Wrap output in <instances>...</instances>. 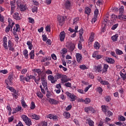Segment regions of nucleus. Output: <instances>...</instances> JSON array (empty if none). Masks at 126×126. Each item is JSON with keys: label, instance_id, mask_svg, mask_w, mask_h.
I'll return each mask as SVG.
<instances>
[{"label": "nucleus", "instance_id": "f257e3e1", "mask_svg": "<svg viewBox=\"0 0 126 126\" xmlns=\"http://www.w3.org/2000/svg\"><path fill=\"white\" fill-rule=\"evenodd\" d=\"M22 119H23V121L25 122V124L27 126H30L32 125V122L31 121V119L26 116V115H23L22 116Z\"/></svg>", "mask_w": 126, "mask_h": 126}, {"label": "nucleus", "instance_id": "f03ea898", "mask_svg": "<svg viewBox=\"0 0 126 126\" xmlns=\"http://www.w3.org/2000/svg\"><path fill=\"white\" fill-rule=\"evenodd\" d=\"M66 95L70 98L71 102L75 101L76 99H77V96L74 95L73 94H70L68 92H66Z\"/></svg>", "mask_w": 126, "mask_h": 126}, {"label": "nucleus", "instance_id": "7ed1b4c3", "mask_svg": "<svg viewBox=\"0 0 126 126\" xmlns=\"http://www.w3.org/2000/svg\"><path fill=\"white\" fill-rule=\"evenodd\" d=\"M64 17L63 16H58V21L59 23L60 26L62 27L63 26V24L64 23Z\"/></svg>", "mask_w": 126, "mask_h": 126}, {"label": "nucleus", "instance_id": "20e7f679", "mask_svg": "<svg viewBox=\"0 0 126 126\" xmlns=\"http://www.w3.org/2000/svg\"><path fill=\"white\" fill-rule=\"evenodd\" d=\"M15 27H14L13 28V33L14 35H17V32H19L20 31V26L18 24H16Z\"/></svg>", "mask_w": 126, "mask_h": 126}, {"label": "nucleus", "instance_id": "39448f33", "mask_svg": "<svg viewBox=\"0 0 126 126\" xmlns=\"http://www.w3.org/2000/svg\"><path fill=\"white\" fill-rule=\"evenodd\" d=\"M13 18L14 19H15V20H20L22 19V17L21 15H19V13L18 12H15L13 15Z\"/></svg>", "mask_w": 126, "mask_h": 126}, {"label": "nucleus", "instance_id": "423d86ee", "mask_svg": "<svg viewBox=\"0 0 126 126\" xmlns=\"http://www.w3.org/2000/svg\"><path fill=\"white\" fill-rule=\"evenodd\" d=\"M48 80L51 81V83L55 84L56 82H57V79H56V78L54 77L53 75H49L48 76Z\"/></svg>", "mask_w": 126, "mask_h": 126}, {"label": "nucleus", "instance_id": "0eeeda50", "mask_svg": "<svg viewBox=\"0 0 126 126\" xmlns=\"http://www.w3.org/2000/svg\"><path fill=\"white\" fill-rule=\"evenodd\" d=\"M41 80L42 81V84L44 87V88H46V89H47V88H48V86L46 79H45L44 77H42L41 78Z\"/></svg>", "mask_w": 126, "mask_h": 126}, {"label": "nucleus", "instance_id": "6e6552de", "mask_svg": "<svg viewBox=\"0 0 126 126\" xmlns=\"http://www.w3.org/2000/svg\"><path fill=\"white\" fill-rule=\"evenodd\" d=\"M67 77L66 75H63L62 78L61 79L62 83H65L68 81H70V79L66 78Z\"/></svg>", "mask_w": 126, "mask_h": 126}, {"label": "nucleus", "instance_id": "1a4fd4ad", "mask_svg": "<svg viewBox=\"0 0 126 126\" xmlns=\"http://www.w3.org/2000/svg\"><path fill=\"white\" fill-rule=\"evenodd\" d=\"M67 49H69L70 52H72L75 48V44H74L73 43H71L68 46H67Z\"/></svg>", "mask_w": 126, "mask_h": 126}, {"label": "nucleus", "instance_id": "9d476101", "mask_svg": "<svg viewBox=\"0 0 126 126\" xmlns=\"http://www.w3.org/2000/svg\"><path fill=\"white\" fill-rule=\"evenodd\" d=\"M64 38H65V33L64 32V31H63L60 34V41H61V42H63V41H64Z\"/></svg>", "mask_w": 126, "mask_h": 126}, {"label": "nucleus", "instance_id": "9b49d317", "mask_svg": "<svg viewBox=\"0 0 126 126\" xmlns=\"http://www.w3.org/2000/svg\"><path fill=\"white\" fill-rule=\"evenodd\" d=\"M76 58L78 63H80L82 60V55L80 53H76Z\"/></svg>", "mask_w": 126, "mask_h": 126}, {"label": "nucleus", "instance_id": "f8f14e48", "mask_svg": "<svg viewBox=\"0 0 126 126\" xmlns=\"http://www.w3.org/2000/svg\"><path fill=\"white\" fill-rule=\"evenodd\" d=\"M49 102L51 104H52L53 105H58L59 103H60V101H57V100L54 99V98H50Z\"/></svg>", "mask_w": 126, "mask_h": 126}, {"label": "nucleus", "instance_id": "ddd939ff", "mask_svg": "<svg viewBox=\"0 0 126 126\" xmlns=\"http://www.w3.org/2000/svg\"><path fill=\"white\" fill-rule=\"evenodd\" d=\"M94 69H95L96 71L101 72V71H102V65L99 64L97 66H94Z\"/></svg>", "mask_w": 126, "mask_h": 126}, {"label": "nucleus", "instance_id": "4468645a", "mask_svg": "<svg viewBox=\"0 0 126 126\" xmlns=\"http://www.w3.org/2000/svg\"><path fill=\"white\" fill-rule=\"evenodd\" d=\"M31 118H32V119L33 120H36V121H38V120L40 119V116L39 115L33 114L31 115Z\"/></svg>", "mask_w": 126, "mask_h": 126}, {"label": "nucleus", "instance_id": "2eb2a0df", "mask_svg": "<svg viewBox=\"0 0 126 126\" xmlns=\"http://www.w3.org/2000/svg\"><path fill=\"white\" fill-rule=\"evenodd\" d=\"M106 62H107V63H111L112 64L113 63H115V60L113 59L110 58H108L106 59Z\"/></svg>", "mask_w": 126, "mask_h": 126}, {"label": "nucleus", "instance_id": "dca6fc26", "mask_svg": "<svg viewBox=\"0 0 126 126\" xmlns=\"http://www.w3.org/2000/svg\"><path fill=\"white\" fill-rule=\"evenodd\" d=\"M70 4H71L70 1L67 0L65 3V8H67V9H69V8H70Z\"/></svg>", "mask_w": 126, "mask_h": 126}, {"label": "nucleus", "instance_id": "f3484780", "mask_svg": "<svg viewBox=\"0 0 126 126\" xmlns=\"http://www.w3.org/2000/svg\"><path fill=\"white\" fill-rule=\"evenodd\" d=\"M35 52V50H32L31 52L30 53V59L31 60H34V57H35V54L34 53Z\"/></svg>", "mask_w": 126, "mask_h": 126}, {"label": "nucleus", "instance_id": "a211bd4d", "mask_svg": "<svg viewBox=\"0 0 126 126\" xmlns=\"http://www.w3.org/2000/svg\"><path fill=\"white\" fill-rule=\"evenodd\" d=\"M91 12V9H90V8L88 7H86L85 10V13H86V14H88V15H89Z\"/></svg>", "mask_w": 126, "mask_h": 126}, {"label": "nucleus", "instance_id": "6ab92c4d", "mask_svg": "<svg viewBox=\"0 0 126 126\" xmlns=\"http://www.w3.org/2000/svg\"><path fill=\"white\" fill-rule=\"evenodd\" d=\"M27 45L29 46V49L30 50H32V48H33V45L32 44V42L30 41H28L27 43Z\"/></svg>", "mask_w": 126, "mask_h": 126}, {"label": "nucleus", "instance_id": "aec40b11", "mask_svg": "<svg viewBox=\"0 0 126 126\" xmlns=\"http://www.w3.org/2000/svg\"><path fill=\"white\" fill-rule=\"evenodd\" d=\"M21 103L23 108H26V107H27V104H26V103L25 102V100H24V98H22L21 100Z\"/></svg>", "mask_w": 126, "mask_h": 126}, {"label": "nucleus", "instance_id": "412c9836", "mask_svg": "<svg viewBox=\"0 0 126 126\" xmlns=\"http://www.w3.org/2000/svg\"><path fill=\"white\" fill-rule=\"evenodd\" d=\"M118 34H116L111 37L112 40L113 41V42H116V41H118Z\"/></svg>", "mask_w": 126, "mask_h": 126}, {"label": "nucleus", "instance_id": "4be33fe9", "mask_svg": "<svg viewBox=\"0 0 126 126\" xmlns=\"http://www.w3.org/2000/svg\"><path fill=\"white\" fill-rule=\"evenodd\" d=\"M94 48L96 49V50H99L100 49V44H99V42H95L94 44Z\"/></svg>", "mask_w": 126, "mask_h": 126}, {"label": "nucleus", "instance_id": "5701e85b", "mask_svg": "<svg viewBox=\"0 0 126 126\" xmlns=\"http://www.w3.org/2000/svg\"><path fill=\"white\" fill-rule=\"evenodd\" d=\"M32 71H35V72H37L38 75H40L42 73V71L40 69H34L32 70Z\"/></svg>", "mask_w": 126, "mask_h": 126}, {"label": "nucleus", "instance_id": "b1692460", "mask_svg": "<svg viewBox=\"0 0 126 126\" xmlns=\"http://www.w3.org/2000/svg\"><path fill=\"white\" fill-rule=\"evenodd\" d=\"M118 18L121 20L125 19L126 21V16L122 14H120V15L118 16Z\"/></svg>", "mask_w": 126, "mask_h": 126}, {"label": "nucleus", "instance_id": "393cba45", "mask_svg": "<svg viewBox=\"0 0 126 126\" xmlns=\"http://www.w3.org/2000/svg\"><path fill=\"white\" fill-rule=\"evenodd\" d=\"M99 81L100 82L101 84H102L103 85H108L109 83L107 81H103L102 79L100 80H99Z\"/></svg>", "mask_w": 126, "mask_h": 126}, {"label": "nucleus", "instance_id": "a878e982", "mask_svg": "<svg viewBox=\"0 0 126 126\" xmlns=\"http://www.w3.org/2000/svg\"><path fill=\"white\" fill-rule=\"evenodd\" d=\"M21 106H18V108H16L14 112H13V114H15V113H17V112H19V111L21 110Z\"/></svg>", "mask_w": 126, "mask_h": 126}, {"label": "nucleus", "instance_id": "bb28decb", "mask_svg": "<svg viewBox=\"0 0 126 126\" xmlns=\"http://www.w3.org/2000/svg\"><path fill=\"white\" fill-rule=\"evenodd\" d=\"M23 55L25 56V58L28 59V51L27 50L25 49L24 50Z\"/></svg>", "mask_w": 126, "mask_h": 126}, {"label": "nucleus", "instance_id": "cd10ccee", "mask_svg": "<svg viewBox=\"0 0 126 126\" xmlns=\"http://www.w3.org/2000/svg\"><path fill=\"white\" fill-rule=\"evenodd\" d=\"M109 67V65L107 64H104V67L102 69L103 72H106L107 70H108V68Z\"/></svg>", "mask_w": 126, "mask_h": 126}, {"label": "nucleus", "instance_id": "c85d7f7f", "mask_svg": "<svg viewBox=\"0 0 126 126\" xmlns=\"http://www.w3.org/2000/svg\"><path fill=\"white\" fill-rule=\"evenodd\" d=\"M63 75L60 73H58L55 76V79H60V78H63Z\"/></svg>", "mask_w": 126, "mask_h": 126}, {"label": "nucleus", "instance_id": "c756f323", "mask_svg": "<svg viewBox=\"0 0 126 126\" xmlns=\"http://www.w3.org/2000/svg\"><path fill=\"white\" fill-rule=\"evenodd\" d=\"M10 29H11V27L10 26V23H9V25L7 27H6L5 29V32L6 33H8L9 32Z\"/></svg>", "mask_w": 126, "mask_h": 126}, {"label": "nucleus", "instance_id": "7c9ffc66", "mask_svg": "<svg viewBox=\"0 0 126 126\" xmlns=\"http://www.w3.org/2000/svg\"><path fill=\"white\" fill-rule=\"evenodd\" d=\"M19 7L20 8L21 11H24L26 9V7L24 5L21 4Z\"/></svg>", "mask_w": 126, "mask_h": 126}, {"label": "nucleus", "instance_id": "2f4dec72", "mask_svg": "<svg viewBox=\"0 0 126 126\" xmlns=\"http://www.w3.org/2000/svg\"><path fill=\"white\" fill-rule=\"evenodd\" d=\"M83 102H85V104H89L91 102V100L89 98H86L85 100H83Z\"/></svg>", "mask_w": 126, "mask_h": 126}, {"label": "nucleus", "instance_id": "473e14b6", "mask_svg": "<svg viewBox=\"0 0 126 126\" xmlns=\"http://www.w3.org/2000/svg\"><path fill=\"white\" fill-rule=\"evenodd\" d=\"M102 24H103V25H104V26H103V28L102 29L101 31H102V32H105V31H104V30H105V27L106 26V25L107 24V21H105V20H104V21L102 22Z\"/></svg>", "mask_w": 126, "mask_h": 126}, {"label": "nucleus", "instance_id": "72a5a7b5", "mask_svg": "<svg viewBox=\"0 0 126 126\" xmlns=\"http://www.w3.org/2000/svg\"><path fill=\"white\" fill-rule=\"evenodd\" d=\"M120 75L122 77V78H123V80H126V74H124L123 73V72H120Z\"/></svg>", "mask_w": 126, "mask_h": 126}, {"label": "nucleus", "instance_id": "f704fd0d", "mask_svg": "<svg viewBox=\"0 0 126 126\" xmlns=\"http://www.w3.org/2000/svg\"><path fill=\"white\" fill-rule=\"evenodd\" d=\"M67 53V49L66 48H63L60 51V54H66Z\"/></svg>", "mask_w": 126, "mask_h": 126}, {"label": "nucleus", "instance_id": "c9c22d12", "mask_svg": "<svg viewBox=\"0 0 126 126\" xmlns=\"http://www.w3.org/2000/svg\"><path fill=\"white\" fill-rule=\"evenodd\" d=\"M13 79V76L12 75H10L8 77L9 82L12 84V80Z\"/></svg>", "mask_w": 126, "mask_h": 126}, {"label": "nucleus", "instance_id": "e433bc0d", "mask_svg": "<svg viewBox=\"0 0 126 126\" xmlns=\"http://www.w3.org/2000/svg\"><path fill=\"white\" fill-rule=\"evenodd\" d=\"M94 13V17H98V15H99V10L97 8L95 9Z\"/></svg>", "mask_w": 126, "mask_h": 126}, {"label": "nucleus", "instance_id": "4c0bfd02", "mask_svg": "<svg viewBox=\"0 0 126 126\" xmlns=\"http://www.w3.org/2000/svg\"><path fill=\"white\" fill-rule=\"evenodd\" d=\"M36 95L39 97V98H40L41 99H42L43 97V94H42V93L40 92H37L36 93Z\"/></svg>", "mask_w": 126, "mask_h": 126}, {"label": "nucleus", "instance_id": "58836bf2", "mask_svg": "<svg viewBox=\"0 0 126 126\" xmlns=\"http://www.w3.org/2000/svg\"><path fill=\"white\" fill-rule=\"evenodd\" d=\"M36 108V106L35 105V103L32 101L31 102V110H34Z\"/></svg>", "mask_w": 126, "mask_h": 126}, {"label": "nucleus", "instance_id": "ea45409f", "mask_svg": "<svg viewBox=\"0 0 126 126\" xmlns=\"http://www.w3.org/2000/svg\"><path fill=\"white\" fill-rule=\"evenodd\" d=\"M63 115L66 117V119H68L70 117V114L68 112H64Z\"/></svg>", "mask_w": 126, "mask_h": 126}, {"label": "nucleus", "instance_id": "a19ab883", "mask_svg": "<svg viewBox=\"0 0 126 126\" xmlns=\"http://www.w3.org/2000/svg\"><path fill=\"white\" fill-rule=\"evenodd\" d=\"M104 98L106 102H110V101H111V96H106Z\"/></svg>", "mask_w": 126, "mask_h": 126}, {"label": "nucleus", "instance_id": "79ce46f5", "mask_svg": "<svg viewBox=\"0 0 126 126\" xmlns=\"http://www.w3.org/2000/svg\"><path fill=\"white\" fill-rule=\"evenodd\" d=\"M80 68H81V69L84 70V69H87V68H87V66H86V65L83 64V65H80Z\"/></svg>", "mask_w": 126, "mask_h": 126}, {"label": "nucleus", "instance_id": "37998d69", "mask_svg": "<svg viewBox=\"0 0 126 126\" xmlns=\"http://www.w3.org/2000/svg\"><path fill=\"white\" fill-rule=\"evenodd\" d=\"M102 108V110L104 113H106L107 112V108L106 107V106L105 105H102L101 106Z\"/></svg>", "mask_w": 126, "mask_h": 126}, {"label": "nucleus", "instance_id": "c03bdc74", "mask_svg": "<svg viewBox=\"0 0 126 126\" xmlns=\"http://www.w3.org/2000/svg\"><path fill=\"white\" fill-rule=\"evenodd\" d=\"M116 53L117 55H123V51L119 49H117L116 51Z\"/></svg>", "mask_w": 126, "mask_h": 126}, {"label": "nucleus", "instance_id": "a18cd8bd", "mask_svg": "<svg viewBox=\"0 0 126 126\" xmlns=\"http://www.w3.org/2000/svg\"><path fill=\"white\" fill-rule=\"evenodd\" d=\"M119 13H120V14H123V13H124V7H123V6H122L119 8Z\"/></svg>", "mask_w": 126, "mask_h": 126}, {"label": "nucleus", "instance_id": "49530a36", "mask_svg": "<svg viewBox=\"0 0 126 126\" xmlns=\"http://www.w3.org/2000/svg\"><path fill=\"white\" fill-rule=\"evenodd\" d=\"M51 60V58L49 57H46L45 58H43L42 59L41 62L45 63V62H47V61H50Z\"/></svg>", "mask_w": 126, "mask_h": 126}, {"label": "nucleus", "instance_id": "de8ad7c7", "mask_svg": "<svg viewBox=\"0 0 126 126\" xmlns=\"http://www.w3.org/2000/svg\"><path fill=\"white\" fill-rule=\"evenodd\" d=\"M20 81H22L23 83H25V82H24V80H25V78H24V75H21L20 76Z\"/></svg>", "mask_w": 126, "mask_h": 126}, {"label": "nucleus", "instance_id": "09e8293b", "mask_svg": "<svg viewBox=\"0 0 126 126\" xmlns=\"http://www.w3.org/2000/svg\"><path fill=\"white\" fill-rule=\"evenodd\" d=\"M88 124L90 126H94V122L92 120H89Z\"/></svg>", "mask_w": 126, "mask_h": 126}, {"label": "nucleus", "instance_id": "8fccbe9b", "mask_svg": "<svg viewBox=\"0 0 126 126\" xmlns=\"http://www.w3.org/2000/svg\"><path fill=\"white\" fill-rule=\"evenodd\" d=\"M64 86H66V87H69L70 88H71V83L69 82H67L65 83Z\"/></svg>", "mask_w": 126, "mask_h": 126}, {"label": "nucleus", "instance_id": "3c124183", "mask_svg": "<svg viewBox=\"0 0 126 126\" xmlns=\"http://www.w3.org/2000/svg\"><path fill=\"white\" fill-rule=\"evenodd\" d=\"M78 48L79 50L82 49V44H81V41H79L78 45Z\"/></svg>", "mask_w": 126, "mask_h": 126}, {"label": "nucleus", "instance_id": "603ef678", "mask_svg": "<svg viewBox=\"0 0 126 126\" xmlns=\"http://www.w3.org/2000/svg\"><path fill=\"white\" fill-rule=\"evenodd\" d=\"M29 22H30V23H32V24H34V19L31 17L29 18Z\"/></svg>", "mask_w": 126, "mask_h": 126}, {"label": "nucleus", "instance_id": "864d4df0", "mask_svg": "<svg viewBox=\"0 0 126 126\" xmlns=\"http://www.w3.org/2000/svg\"><path fill=\"white\" fill-rule=\"evenodd\" d=\"M45 30L47 32H51V27L49 26H47L45 27Z\"/></svg>", "mask_w": 126, "mask_h": 126}, {"label": "nucleus", "instance_id": "5fc2aeb1", "mask_svg": "<svg viewBox=\"0 0 126 126\" xmlns=\"http://www.w3.org/2000/svg\"><path fill=\"white\" fill-rule=\"evenodd\" d=\"M8 48H11L13 47V45L12 44V42H11V41L9 40L8 41Z\"/></svg>", "mask_w": 126, "mask_h": 126}, {"label": "nucleus", "instance_id": "6e6d98bb", "mask_svg": "<svg viewBox=\"0 0 126 126\" xmlns=\"http://www.w3.org/2000/svg\"><path fill=\"white\" fill-rule=\"evenodd\" d=\"M118 26H119V24H116L112 26V27L111 28V29L112 30H115V29H116Z\"/></svg>", "mask_w": 126, "mask_h": 126}, {"label": "nucleus", "instance_id": "4d7b16f0", "mask_svg": "<svg viewBox=\"0 0 126 126\" xmlns=\"http://www.w3.org/2000/svg\"><path fill=\"white\" fill-rule=\"evenodd\" d=\"M78 20H79V18L78 17L75 18L73 20V24H76Z\"/></svg>", "mask_w": 126, "mask_h": 126}, {"label": "nucleus", "instance_id": "13d9d810", "mask_svg": "<svg viewBox=\"0 0 126 126\" xmlns=\"http://www.w3.org/2000/svg\"><path fill=\"white\" fill-rule=\"evenodd\" d=\"M42 38L43 41H44V42H46V41H47V40L48 39V38H47V35H46V34H43Z\"/></svg>", "mask_w": 126, "mask_h": 126}, {"label": "nucleus", "instance_id": "bf43d9fd", "mask_svg": "<svg viewBox=\"0 0 126 126\" xmlns=\"http://www.w3.org/2000/svg\"><path fill=\"white\" fill-rule=\"evenodd\" d=\"M92 87V85H90L88 87H86L84 90L85 92H87L89 90V88H90V87Z\"/></svg>", "mask_w": 126, "mask_h": 126}, {"label": "nucleus", "instance_id": "052dcab7", "mask_svg": "<svg viewBox=\"0 0 126 126\" xmlns=\"http://www.w3.org/2000/svg\"><path fill=\"white\" fill-rule=\"evenodd\" d=\"M37 10H38V7L34 6L33 8L32 9V12H37Z\"/></svg>", "mask_w": 126, "mask_h": 126}, {"label": "nucleus", "instance_id": "680f3d73", "mask_svg": "<svg viewBox=\"0 0 126 126\" xmlns=\"http://www.w3.org/2000/svg\"><path fill=\"white\" fill-rule=\"evenodd\" d=\"M88 75V77L90 78H92V79H93L94 78V75H93V74L92 73H90Z\"/></svg>", "mask_w": 126, "mask_h": 126}, {"label": "nucleus", "instance_id": "e2e57ef3", "mask_svg": "<svg viewBox=\"0 0 126 126\" xmlns=\"http://www.w3.org/2000/svg\"><path fill=\"white\" fill-rule=\"evenodd\" d=\"M0 73L3 74H6V73H7V70H0Z\"/></svg>", "mask_w": 126, "mask_h": 126}, {"label": "nucleus", "instance_id": "0e129e2a", "mask_svg": "<svg viewBox=\"0 0 126 126\" xmlns=\"http://www.w3.org/2000/svg\"><path fill=\"white\" fill-rule=\"evenodd\" d=\"M83 28H81L79 31V36H82L83 34Z\"/></svg>", "mask_w": 126, "mask_h": 126}, {"label": "nucleus", "instance_id": "69168bd1", "mask_svg": "<svg viewBox=\"0 0 126 126\" xmlns=\"http://www.w3.org/2000/svg\"><path fill=\"white\" fill-rule=\"evenodd\" d=\"M36 77H35L34 76L31 75L30 76H28V78H29V79H34V80H35V78Z\"/></svg>", "mask_w": 126, "mask_h": 126}, {"label": "nucleus", "instance_id": "338daca9", "mask_svg": "<svg viewBox=\"0 0 126 126\" xmlns=\"http://www.w3.org/2000/svg\"><path fill=\"white\" fill-rule=\"evenodd\" d=\"M120 121H122V122H125L126 121V118L124 117V116H120L119 118Z\"/></svg>", "mask_w": 126, "mask_h": 126}, {"label": "nucleus", "instance_id": "774afa93", "mask_svg": "<svg viewBox=\"0 0 126 126\" xmlns=\"http://www.w3.org/2000/svg\"><path fill=\"white\" fill-rule=\"evenodd\" d=\"M110 116H113V113L111 111H108L107 112V117H110Z\"/></svg>", "mask_w": 126, "mask_h": 126}]
</instances>
